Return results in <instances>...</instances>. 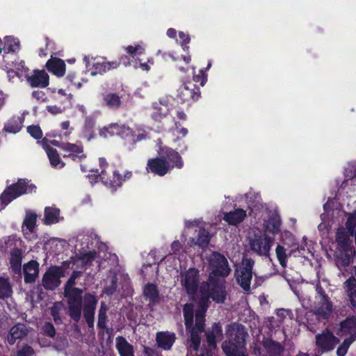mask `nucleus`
I'll list each match as a JSON object with an SVG mask.
<instances>
[{"label": "nucleus", "instance_id": "nucleus-3", "mask_svg": "<svg viewBox=\"0 0 356 356\" xmlns=\"http://www.w3.org/2000/svg\"><path fill=\"white\" fill-rule=\"evenodd\" d=\"M225 334L227 339L222 343V348L227 356H248L245 340L248 334L243 325L237 323L227 325Z\"/></svg>", "mask_w": 356, "mask_h": 356}, {"label": "nucleus", "instance_id": "nucleus-44", "mask_svg": "<svg viewBox=\"0 0 356 356\" xmlns=\"http://www.w3.org/2000/svg\"><path fill=\"white\" fill-rule=\"evenodd\" d=\"M104 104L112 108H118L121 105L120 97L115 93H108L104 97Z\"/></svg>", "mask_w": 356, "mask_h": 356}, {"label": "nucleus", "instance_id": "nucleus-64", "mask_svg": "<svg viewBox=\"0 0 356 356\" xmlns=\"http://www.w3.org/2000/svg\"><path fill=\"white\" fill-rule=\"evenodd\" d=\"M47 110L48 111L49 113H50L53 115L59 114L63 112V109L61 108V107L56 106V105L47 106Z\"/></svg>", "mask_w": 356, "mask_h": 356}, {"label": "nucleus", "instance_id": "nucleus-7", "mask_svg": "<svg viewBox=\"0 0 356 356\" xmlns=\"http://www.w3.org/2000/svg\"><path fill=\"white\" fill-rule=\"evenodd\" d=\"M209 281L221 280L227 277L231 268L227 258L222 254L213 252L209 258Z\"/></svg>", "mask_w": 356, "mask_h": 356}, {"label": "nucleus", "instance_id": "nucleus-43", "mask_svg": "<svg viewBox=\"0 0 356 356\" xmlns=\"http://www.w3.org/2000/svg\"><path fill=\"white\" fill-rule=\"evenodd\" d=\"M329 286V282L325 278H321L319 274H318V282L316 284V291L319 296L321 300H326L329 299L327 295L324 291V288H327Z\"/></svg>", "mask_w": 356, "mask_h": 356}, {"label": "nucleus", "instance_id": "nucleus-27", "mask_svg": "<svg viewBox=\"0 0 356 356\" xmlns=\"http://www.w3.org/2000/svg\"><path fill=\"white\" fill-rule=\"evenodd\" d=\"M83 61L86 64V68L91 70V74L95 76L98 74H103L106 72L105 67V61H99L96 58L86 56L83 58Z\"/></svg>", "mask_w": 356, "mask_h": 356}, {"label": "nucleus", "instance_id": "nucleus-61", "mask_svg": "<svg viewBox=\"0 0 356 356\" xmlns=\"http://www.w3.org/2000/svg\"><path fill=\"white\" fill-rule=\"evenodd\" d=\"M11 201L7 193L3 191L0 196V211L3 209Z\"/></svg>", "mask_w": 356, "mask_h": 356}, {"label": "nucleus", "instance_id": "nucleus-33", "mask_svg": "<svg viewBox=\"0 0 356 356\" xmlns=\"http://www.w3.org/2000/svg\"><path fill=\"white\" fill-rule=\"evenodd\" d=\"M42 143L43 148L44 149L48 156L51 166L59 169L63 168L65 163L60 159V157L56 149L50 147L44 140H42Z\"/></svg>", "mask_w": 356, "mask_h": 356}, {"label": "nucleus", "instance_id": "nucleus-41", "mask_svg": "<svg viewBox=\"0 0 356 356\" xmlns=\"http://www.w3.org/2000/svg\"><path fill=\"white\" fill-rule=\"evenodd\" d=\"M264 347L267 350L269 356H280L283 352L282 346L280 343L272 340L264 341Z\"/></svg>", "mask_w": 356, "mask_h": 356}, {"label": "nucleus", "instance_id": "nucleus-16", "mask_svg": "<svg viewBox=\"0 0 356 356\" xmlns=\"http://www.w3.org/2000/svg\"><path fill=\"white\" fill-rule=\"evenodd\" d=\"M61 149L65 152L63 156L65 158H69L74 161H81L86 157L81 142L74 144L63 143Z\"/></svg>", "mask_w": 356, "mask_h": 356}, {"label": "nucleus", "instance_id": "nucleus-20", "mask_svg": "<svg viewBox=\"0 0 356 356\" xmlns=\"http://www.w3.org/2000/svg\"><path fill=\"white\" fill-rule=\"evenodd\" d=\"M172 170V165L161 156L159 158L150 159L147 165V170L159 176H163Z\"/></svg>", "mask_w": 356, "mask_h": 356}, {"label": "nucleus", "instance_id": "nucleus-5", "mask_svg": "<svg viewBox=\"0 0 356 356\" xmlns=\"http://www.w3.org/2000/svg\"><path fill=\"white\" fill-rule=\"evenodd\" d=\"M99 243L97 236L92 232L80 233L75 238L74 248L79 259L86 265L90 264L93 261H99V252L95 250Z\"/></svg>", "mask_w": 356, "mask_h": 356}, {"label": "nucleus", "instance_id": "nucleus-63", "mask_svg": "<svg viewBox=\"0 0 356 356\" xmlns=\"http://www.w3.org/2000/svg\"><path fill=\"white\" fill-rule=\"evenodd\" d=\"M34 353L33 348L29 346H24L18 351L17 356H32Z\"/></svg>", "mask_w": 356, "mask_h": 356}, {"label": "nucleus", "instance_id": "nucleus-53", "mask_svg": "<svg viewBox=\"0 0 356 356\" xmlns=\"http://www.w3.org/2000/svg\"><path fill=\"white\" fill-rule=\"evenodd\" d=\"M126 51L132 57H134L136 56L142 55L145 51V49L140 44H135L134 46H127Z\"/></svg>", "mask_w": 356, "mask_h": 356}, {"label": "nucleus", "instance_id": "nucleus-29", "mask_svg": "<svg viewBox=\"0 0 356 356\" xmlns=\"http://www.w3.org/2000/svg\"><path fill=\"white\" fill-rule=\"evenodd\" d=\"M175 334L173 332H160L156 334V342L159 347L165 350H170L175 341Z\"/></svg>", "mask_w": 356, "mask_h": 356}, {"label": "nucleus", "instance_id": "nucleus-55", "mask_svg": "<svg viewBox=\"0 0 356 356\" xmlns=\"http://www.w3.org/2000/svg\"><path fill=\"white\" fill-rule=\"evenodd\" d=\"M282 241H283V243L284 244H287L286 240H289V241H291L292 246L295 247L294 250L293 249V250H291L290 254L293 253L294 252V250H296V249L299 250L298 247H296V243L294 242L293 236V234L291 232H287V231L284 232L282 234Z\"/></svg>", "mask_w": 356, "mask_h": 356}, {"label": "nucleus", "instance_id": "nucleus-60", "mask_svg": "<svg viewBox=\"0 0 356 356\" xmlns=\"http://www.w3.org/2000/svg\"><path fill=\"white\" fill-rule=\"evenodd\" d=\"M42 330L44 333L50 337H54L56 334V330L54 325L50 323H45Z\"/></svg>", "mask_w": 356, "mask_h": 356}, {"label": "nucleus", "instance_id": "nucleus-21", "mask_svg": "<svg viewBox=\"0 0 356 356\" xmlns=\"http://www.w3.org/2000/svg\"><path fill=\"white\" fill-rule=\"evenodd\" d=\"M132 134V130L125 125L118 123L111 124L99 130V135L104 138H108L114 135H120L122 137H127Z\"/></svg>", "mask_w": 356, "mask_h": 356}, {"label": "nucleus", "instance_id": "nucleus-39", "mask_svg": "<svg viewBox=\"0 0 356 356\" xmlns=\"http://www.w3.org/2000/svg\"><path fill=\"white\" fill-rule=\"evenodd\" d=\"M339 332L344 334H350L351 336L356 334V318L350 316L340 323Z\"/></svg>", "mask_w": 356, "mask_h": 356}, {"label": "nucleus", "instance_id": "nucleus-31", "mask_svg": "<svg viewBox=\"0 0 356 356\" xmlns=\"http://www.w3.org/2000/svg\"><path fill=\"white\" fill-rule=\"evenodd\" d=\"M47 70L57 76H63L65 72V62L58 58L51 57L46 63Z\"/></svg>", "mask_w": 356, "mask_h": 356}, {"label": "nucleus", "instance_id": "nucleus-42", "mask_svg": "<svg viewBox=\"0 0 356 356\" xmlns=\"http://www.w3.org/2000/svg\"><path fill=\"white\" fill-rule=\"evenodd\" d=\"M343 228L349 237L356 234V211L347 213L345 228Z\"/></svg>", "mask_w": 356, "mask_h": 356}, {"label": "nucleus", "instance_id": "nucleus-45", "mask_svg": "<svg viewBox=\"0 0 356 356\" xmlns=\"http://www.w3.org/2000/svg\"><path fill=\"white\" fill-rule=\"evenodd\" d=\"M12 287L8 278L0 277V298H8L12 294Z\"/></svg>", "mask_w": 356, "mask_h": 356}, {"label": "nucleus", "instance_id": "nucleus-9", "mask_svg": "<svg viewBox=\"0 0 356 356\" xmlns=\"http://www.w3.org/2000/svg\"><path fill=\"white\" fill-rule=\"evenodd\" d=\"M273 238L265 234H254L248 236V245L250 250L259 256L268 257Z\"/></svg>", "mask_w": 356, "mask_h": 356}, {"label": "nucleus", "instance_id": "nucleus-32", "mask_svg": "<svg viewBox=\"0 0 356 356\" xmlns=\"http://www.w3.org/2000/svg\"><path fill=\"white\" fill-rule=\"evenodd\" d=\"M346 179L341 184V188L345 189L347 187H353L351 191L356 190V165H350L344 171Z\"/></svg>", "mask_w": 356, "mask_h": 356}, {"label": "nucleus", "instance_id": "nucleus-1", "mask_svg": "<svg viewBox=\"0 0 356 356\" xmlns=\"http://www.w3.org/2000/svg\"><path fill=\"white\" fill-rule=\"evenodd\" d=\"M209 295L202 297L198 302V309L195 311L194 322V307L186 304L184 307V317L186 330L188 335L187 348L188 351H197L201 342V334L204 331L205 313L209 307V298L216 303H223L227 297L225 281L224 279L209 281Z\"/></svg>", "mask_w": 356, "mask_h": 356}, {"label": "nucleus", "instance_id": "nucleus-59", "mask_svg": "<svg viewBox=\"0 0 356 356\" xmlns=\"http://www.w3.org/2000/svg\"><path fill=\"white\" fill-rule=\"evenodd\" d=\"M76 284V280L72 278V277L70 276V277L67 281L65 289H64V295L68 294L69 293L72 292L74 289H79V288L74 287V285Z\"/></svg>", "mask_w": 356, "mask_h": 356}, {"label": "nucleus", "instance_id": "nucleus-14", "mask_svg": "<svg viewBox=\"0 0 356 356\" xmlns=\"http://www.w3.org/2000/svg\"><path fill=\"white\" fill-rule=\"evenodd\" d=\"M35 189V185L31 184L29 180L19 179L17 183L10 185L4 191L13 201L23 194L31 193Z\"/></svg>", "mask_w": 356, "mask_h": 356}, {"label": "nucleus", "instance_id": "nucleus-35", "mask_svg": "<svg viewBox=\"0 0 356 356\" xmlns=\"http://www.w3.org/2000/svg\"><path fill=\"white\" fill-rule=\"evenodd\" d=\"M63 218L60 216V209L54 207L44 209V223L47 225L58 223Z\"/></svg>", "mask_w": 356, "mask_h": 356}, {"label": "nucleus", "instance_id": "nucleus-24", "mask_svg": "<svg viewBox=\"0 0 356 356\" xmlns=\"http://www.w3.org/2000/svg\"><path fill=\"white\" fill-rule=\"evenodd\" d=\"M49 75L44 70H35L27 80L32 87L43 88L49 85Z\"/></svg>", "mask_w": 356, "mask_h": 356}, {"label": "nucleus", "instance_id": "nucleus-40", "mask_svg": "<svg viewBox=\"0 0 356 356\" xmlns=\"http://www.w3.org/2000/svg\"><path fill=\"white\" fill-rule=\"evenodd\" d=\"M23 122L24 117L14 116L5 124L3 129L6 132L16 134L21 130Z\"/></svg>", "mask_w": 356, "mask_h": 356}, {"label": "nucleus", "instance_id": "nucleus-2", "mask_svg": "<svg viewBox=\"0 0 356 356\" xmlns=\"http://www.w3.org/2000/svg\"><path fill=\"white\" fill-rule=\"evenodd\" d=\"M82 294V289H74L65 295L67 298L68 314L74 322L78 323L81 317L83 303V317L88 326L92 328L97 299L95 295L90 293H86L83 299Z\"/></svg>", "mask_w": 356, "mask_h": 356}, {"label": "nucleus", "instance_id": "nucleus-57", "mask_svg": "<svg viewBox=\"0 0 356 356\" xmlns=\"http://www.w3.org/2000/svg\"><path fill=\"white\" fill-rule=\"evenodd\" d=\"M179 38L181 40L180 44L181 45L184 51H188L189 47L187 46V44H188L191 40L190 36L188 34L180 31L179 33Z\"/></svg>", "mask_w": 356, "mask_h": 356}, {"label": "nucleus", "instance_id": "nucleus-22", "mask_svg": "<svg viewBox=\"0 0 356 356\" xmlns=\"http://www.w3.org/2000/svg\"><path fill=\"white\" fill-rule=\"evenodd\" d=\"M159 155L172 165V169L174 168H177L179 169L181 168L184 165V163L181 156L177 152L170 148V147H163L160 148L159 151Z\"/></svg>", "mask_w": 356, "mask_h": 356}, {"label": "nucleus", "instance_id": "nucleus-28", "mask_svg": "<svg viewBox=\"0 0 356 356\" xmlns=\"http://www.w3.org/2000/svg\"><path fill=\"white\" fill-rule=\"evenodd\" d=\"M247 216L246 211L243 209H236L234 211L224 213L223 220L229 225H237L244 220Z\"/></svg>", "mask_w": 356, "mask_h": 356}, {"label": "nucleus", "instance_id": "nucleus-51", "mask_svg": "<svg viewBox=\"0 0 356 356\" xmlns=\"http://www.w3.org/2000/svg\"><path fill=\"white\" fill-rule=\"evenodd\" d=\"M353 339L352 337H350V338H348V339H346L341 345H340L339 346V348H337V354L338 356H344L347 351H348V349L349 348V346H350V344L353 343Z\"/></svg>", "mask_w": 356, "mask_h": 356}, {"label": "nucleus", "instance_id": "nucleus-62", "mask_svg": "<svg viewBox=\"0 0 356 356\" xmlns=\"http://www.w3.org/2000/svg\"><path fill=\"white\" fill-rule=\"evenodd\" d=\"M11 201L7 193L3 191L0 196V211L3 209Z\"/></svg>", "mask_w": 356, "mask_h": 356}, {"label": "nucleus", "instance_id": "nucleus-15", "mask_svg": "<svg viewBox=\"0 0 356 356\" xmlns=\"http://www.w3.org/2000/svg\"><path fill=\"white\" fill-rule=\"evenodd\" d=\"M262 212L263 215H264L263 225L266 231L272 234L279 232L281 227V219L277 211L275 209L270 210L265 207L264 211Z\"/></svg>", "mask_w": 356, "mask_h": 356}, {"label": "nucleus", "instance_id": "nucleus-48", "mask_svg": "<svg viewBox=\"0 0 356 356\" xmlns=\"http://www.w3.org/2000/svg\"><path fill=\"white\" fill-rule=\"evenodd\" d=\"M10 65H13L11 67L14 69L16 72V74L19 78L22 77L23 76L26 74L27 68L24 66V63L22 60L19 61H12L10 63Z\"/></svg>", "mask_w": 356, "mask_h": 356}, {"label": "nucleus", "instance_id": "nucleus-56", "mask_svg": "<svg viewBox=\"0 0 356 356\" xmlns=\"http://www.w3.org/2000/svg\"><path fill=\"white\" fill-rule=\"evenodd\" d=\"M27 131L35 139H40L42 136V132L39 126H29L27 127Z\"/></svg>", "mask_w": 356, "mask_h": 356}, {"label": "nucleus", "instance_id": "nucleus-26", "mask_svg": "<svg viewBox=\"0 0 356 356\" xmlns=\"http://www.w3.org/2000/svg\"><path fill=\"white\" fill-rule=\"evenodd\" d=\"M24 282L33 283L38 277L39 264L36 261H31L24 265Z\"/></svg>", "mask_w": 356, "mask_h": 356}, {"label": "nucleus", "instance_id": "nucleus-46", "mask_svg": "<svg viewBox=\"0 0 356 356\" xmlns=\"http://www.w3.org/2000/svg\"><path fill=\"white\" fill-rule=\"evenodd\" d=\"M95 124V122L93 118H86L83 127V137L86 138L88 140H90L94 136L93 129Z\"/></svg>", "mask_w": 356, "mask_h": 356}, {"label": "nucleus", "instance_id": "nucleus-4", "mask_svg": "<svg viewBox=\"0 0 356 356\" xmlns=\"http://www.w3.org/2000/svg\"><path fill=\"white\" fill-rule=\"evenodd\" d=\"M100 172L98 170H91L92 174L88 175V179L91 184L97 183L100 180L104 185L114 192L120 187L123 182L129 179L132 173L127 171L123 175L118 173L114 168L109 166L104 158L99 160Z\"/></svg>", "mask_w": 356, "mask_h": 356}, {"label": "nucleus", "instance_id": "nucleus-30", "mask_svg": "<svg viewBox=\"0 0 356 356\" xmlns=\"http://www.w3.org/2000/svg\"><path fill=\"white\" fill-rule=\"evenodd\" d=\"M154 111L152 118L156 121H161L167 116L170 112V107L165 100H161L153 105Z\"/></svg>", "mask_w": 356, "mask_h": 356}, {"label": "nucleus", "instance_id": "nucleus-6", "mask_svg": "<svg viewBox=\"0 0 356 356\" xmlns=\"http://www.w3.org/2000/svg\"><path fill=\"white\" fill-rule=\"evenodd\" d=\"M336 242L338 249L336 257L337 266L339 268L348 266L353 262L356 250L350 238L343 227H339L337 230Z\"/></svg>", "mask_w": 356, "mask_h": 356}, {"label": "nucleus", "instance_id": "nucleus-13", "mask_svg": "<svg viewBox=\"0 0 356 356\" xmlns=\"http://www.w3.org/2000/svg\"><path fill=\"white\" fill-rule=\"evenodd\" d=\"M179 280L187 293L190 296H193L199 284L198 270L193 268H189L186 272L180 274Z\"/></svg>", "mask_w": 356, "mask_h": 356}, {"label": "nucleus", "instance_id": "nucleus-19", "mask_svg": "<svg viewBox=\"0 0 356 356\" xmlns=\"http://www.w3.org/2000/svg\"><path fill=\"white\" fill-rule=\"evenodd\" d=\"M200 95L199 88L191 83H184L177 90V97L182 102H188L191 99L197 100Z\"/></svg>", "mask_w": 356, "mask_h": 356}, {"label": "nucleus", "instance_id": "nucleus-34", "mask_svg": "<svg viewBox=\"0 0 356 356\" xmlns=\"http://www.w3.org/2000/svg\"><path fill=\"white\" fill-rule=\"evenodd\" d=\"M143 295L151 306H154L159 302L160 297L157 286L153 284H147L144 286Z\"/></svg>", "mask_w": 356, "mask_h": 356}, {"label": "nucleus", "instance_id": "nucleus-8", "mask_svg": "<svg viewBox=\"0 0 356 356\" xmlns=\"http://www.w3.org/2000/svg\"><path fill=\"white\" fill-rule=\"evenodd\" d=\"M70 264V261H64L61 266H50L42 277V285L46 289L54 290L60 284V278L65 275Z\"/></svg>", "mask_w": 356, "mask_h": 356}, {"label": "nucleus", "instance_id": "nucleus-49", "mask_svg": "<svg viewBox=\"0 0 356 356\" xmlns=\"http://www.w3.org/2000/svg\"><path fill=\"white\" fill-rule=\"evenodd\" d=\"M62 307V303L57 302L50 308L51 314L53 316L54 321L56 323H60L62 322L60 316V311Z\"/></svg>", "mask_w": 356, "mask_h": 356}, {"label": "nucleus", "instance_id": "nucleus-58", "mask_svg": "<svg viewBox=\"0 0 356 356\" xmlns=\"http://www.w3.org/2000/svg\"><path fill=\"white\" fill-rule=\"evenodd\" d=\"M10 263L13 271L15 273H19L21 271V259L18 257H15L13 253L12 254Z\"/></svg>", "mask_w": 356, "mask_h": 356}, {"label": "nucleus", "instance_id": "nucleus-36", "mask_svg": "<svg viewBox=\"0 0 356 356\" xmlns=\"http://www.w3.org/2000/svg\"><path fill=\"white\" fill-rule=\"evenodd\" d=\"M116 348L120 356H134V348L125 338L118 337L115 339Z\"/></svg>", "mask_w": 356, "mask_h": 356}, {"label": "nucleus", "instance_id": "nucleus-50", "mask_svg": "<svg viewBox=\"0 0 356 356\" xmlns=\"http://www.w3.org/2000/svg\"><path fill=\"white\" fill-rule=\"evenodd\" d=\"M276 254L281 266L285 267L286 266L287 257L286 249L281 245H277L276 248Z\"/></svg>", "mask_w": 356, "mask_h": 356}, {"label": "nucleus", "instance_id": "nucleus-23", "mask_svg": "<svg viewBox=\"0 0 356 356\" xmlns=\"http://www.w3.org/2000/svg\"><path fill=\"white\" fill-rule=\"evenodd\" d=\"M343 289L350 307L356 309V278L354 276H350L344 282Z\"/></svg>", "mask_w": 356, "mask_h": 356}, {"label": "nucleus", "instance_id": "nucleus-17", "mask_svg": "<svg viewBox=\"0 0 356 356\" xmlns=\"http://www.w3.org/2000/svg\"><path fill=\"white\" fill-rule=\"evenodd\" d=\"M36 222V213L31 211H26L22 223V231L24 237L29 241L37 238L35 232Z\"/></svg>", "mask_w": 356, "mask_h": 356}, {"label": "nucleus", "instance_id": "nucleus-12", "mask_svg": "<svg viewBox=\"0 0 356 356\" xmlns=\"http://www.w3.org/2000/svg\"><path fill=\"white\" fill-rule=\"evenodd\" d=\"M202 220L200 219H195L193 220H186L185 226L186 228L197 227L199 228L198 236L195 241L194 238H191L188 244L191 246L197 245L202 248H207L210 241V234L204 227H202Z\"/></svg>", "mask_w": 356, "mask_h": 356}, {"label": "nucleus", "instance_id": "nucleus-25", "mask_svg": "<svg viewBox=\"0 0 356 356\" xmlns=\"http://www.w3.org/2000/svg\"><path fill=\"white\" fill-rule=\"evenodd\" d=\"M29 330L24 323H17L11 327L8 335V342L13 345L17 339H21L28 334Z\"/></svg>", "mask_w": 356, "mask_h": 356}, {"label": "nucleus", "instance_id": "nucleus-10", "mask_svg": "<svg viewBox=\"0 0 356 356\" xmlns=\"http://www.w3.org/2000/svg\"><path fill=\"white\" fill-rule=\"evenodd\" d=\"M254 264V261L252 259L244 258L235 271V277L238 284L245 291H250V289Z\"/></svg>", "mask_w": 356, "mask_h": 356}, {"label": "nucleus", "instance_id": "nucleus-38", "mask_svg": "<svg viewBox=\"0 0 356 356\" xmlns=\"http://www.w3.org/2000/svg\"><path fill=\"white\" fill-rule=\"evenodd\" d=\"M332 312V303L327 299L326 300H320L318 305L316 309V314L318 318L326 319Z\"/></svg>", "mask_w": 356, "mask_h": 356}, {"label": "nucleus", "instance_id": "nucleus-37", "mask_svg": "<svg viewBox=\"0 0 356 356\" xmlns=\"http://www.w3.org/2000/svg\"><path fill=\"white\" fill-rule=\"evenodd\" d=\"M245 201L248 205V208L253 211L254 209H265L266 206H264L261 203V198L259 193L254 191H249L245 195Z\"/></svg>", "mask_w": 356, "mask_h": 356}, {"label": "nucleus", "instance_id": "nucleus-52", "mask_svg": "<svg viewBox=\"0 0 356 356\" xmlns=\"http://www.w3.org/2000/svg\"><path fill=\"white\" fill-rule=\"evenodd\" d=\"M276 314L277 317V321L279 324L278 326L281 325V323L284 322V321L289 318V319H291V312L289 309H278L276 311Z\"/></svg>", "mask_w": 356, "mask_h": 356}, {"label": "nucleus", "instance_id": "nucleus-18", "mask_svg": "<svg viewBox=\"0 0 356 356\" xmlns=\"http://www.w3.org/2000/svg\"><path fill=\"white\" fill-rule=\"evenodd\" d=\"M339 342V340L329 331L316 336V345L325 352L333 350Z\"/></svg>", "mask_w": 356, "mask_h": 356}, {"label": "nucleus", "instance_id": "nucleus-11", "mask_svg": "<svg viewBox=\"0 0 356 356\" xmlns=\"http://www.w3.org/2000/svg\"><path fill=\"white\" fill-rule=\"evenodd\" d=\"M205 334L207 337L206 353L201 354L200 356H213L217 341L221 340L222 338V330L220 323H213L212 327L205 332Z\"/></svg>", "mask_w": 356, "mask_h": 356}, {"label": "nucleus", "instance_id": "nucleus-54", "mask_svg": "<svg viewBox=\"0 0 356 356\" xmlns=\"http://www.w3.org/2000/svg\"><path fill=\"white\" fill-rule=\"evenodd\" d=\"M193 69V80L195 82H200L201 86H204L207 80V75L204 71V70H200V74L197 75L195 74V67H192Z\"/></svg>", "mask_w": 356, "mask_h": 356}, {"label": "nucleus", "instance_id": "nucleus-47", "mask_svg": "<svg viewBox=\"0 0 356 356\" xmlns=\"http://www.w3.org/2000/svg\"><path fill=\"white\" fill-rule=\"evenodd\" d=\"M107 307L104 302L101 303V306L99 310L98 314V321L97 326L99 328L104 329L106 327V322H107Z\"/></svg>", "mask_w": 356, "mask_h": 356}]
</instances>
